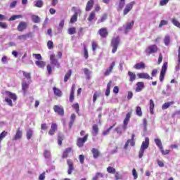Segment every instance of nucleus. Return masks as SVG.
<instances>
[{"instance_id":"864d4df0","label":"nucleus","mask_w":180,"mask_h":180,"mask_svg":"<svg viewBox=\"0 0 180 180\" xmlns=\"http://www.w3.org/2000/svg\"><path fill=\"white\" fill-rule=\"evenodd\" d=\"M42 6H44V1L41 0H37L35 4V7L41 8Z\"/></svg>"},{"instance_id":"6e6552de","label":"nucleus","mask_w":180,"mask_h":180,"mask_svg":"<svg viewBox=\"0 0 180 180\" xmlns=\"http://www.w3.org/2000/svg\"><path fill=\"white\" fill-rule=\"evenodd\" d=\"M49 60H51V64L54 67H56L57 69L60 68V63L58 60L56 58L55 54H51L49 56Z\"/></svg>"},{"instance_id":"473e14b6","label":"nucleus","mask_w":180,"mask_h":180,"mask_svg":"<svg viewBox=\"0 0 180 180\" xmlns=\"http://www.w3.org/2000/svg\"><path fill=\"white\" fill-rule=\"evenodd\" d=\"M174 104H175V102H174V101H170V102L165 103L162 105V110H166L168 108H169L171 105H174Z\"/></svg>"},{"instance_id":"f257e3e1","label":"nucleus","mask_w":180,"mask_h":180,"mask_svg":"<svg viewBox=\"0 0 180 180\" xmlns=\"http://www.w3.org/2000/svg\"><path fill=\"white\" fill-rule=\"evenodd\" d=\"M149 147V139L146 138L145 141L142 142L141 149L139 152V158H142L143 156L144 151L148 149Z\"/></svg>"},{"instance_id":"423d86ee","label":"nucleus","mask_w":180,"mask_h":180,"mask_svg":"<svg viewBox=\"0 0 180 180\" xmlns=\"http://www.w3.org/2000/svg\"><path fill=\"white\" fill-rule=\"evenodd\" d=\"M135 1H131L130 3H127L125 6V8L123 11V15L125 16L127 14H128L133 8V7L135 5Z\"/></svg>"},{"instance_id":"f3484780","label":"nucleus","mask_w":180,"mask_h":180,"mask_svg":"<svg viewBox=\"0 0 180 180\" xmlns=\"http://www.w3.org/2000/svg\"><path fill=\"white\" fill-rule=\"evenodd\" d=\"M58 126L56 123H51V129L49 131V136H53L54 134H56V131H57Z\"/></svg>"},{"instance_id":"72a5a7b5","label":"nucleus","mask_w":180,"mask_h":180,"mask_svg":"<svg viewBox=\"0 0 180 180\" xmlns=\"http://www.w3.org/2000/svg\"><path fill=\"white\" fill-rule=\"evenodd\" d=\"M70 122H69V128L72 129V126L74 124L75 120H76V115L75 114H72L70 117Z\"/></svg>"},{"instance_id":"4d7b16f0","label":"nucleus","mask_w":180,"mask_h":180,"mask_svg":"<svg viewBox=\"0 0 180 180\" xmlns=\"http://www.w3.org/2000/svg\"><path fill=\"white\" fill-rule=\"evenodd\" d=\"M160 151H161V153H162V154L163 155H167L169 154V152H170V150H167V149H166L165 150H164V148H160Z\"/></svg>"},{"instance_id":"ddd939ff","label":"nucleus","mask_w":180,"mask_h":180,"mask_svg":"<svg viewBox=\"0 0 180 180\" xmlns=\"http://www.w3.org/2000/svg\"><path fill=\"white\" fill-rule=\"evenodd\" d=\"M27 23L26 22H20L18 25H17V31L23 32L25 30H27Z\"/></svg>"},{"instance_id":"aec40b11","label":"nucleus","mask_w":180,"mask_h":180,"mask_svg":"<svg viewBox=\"0 0 180 180\" xmlns=\"http://www.w3.org/2000/svg\"><path fill=\"white\" fill-rule=\"evenodd\" d=\"M94 0H89V1H87L86 5V8H85L86 12L91 11L92 8L94 7Z\"/></svg>"},{"instance_id":"412c9836","label":"nucleus","mask_w":180,"mask_h":180,"mask_svg":"<svg viewBox=\"0 0 180 180\" xmlns=\"http://www.w3.org/2000/svg\"><path fill=\"white\" fill-rule=\"evenodd\" d=\"M130 117H131V112H128L124 120V129H127V124H129Z\"/></svg>"},{"instance_id":"2eb2a0df","label":"nucleus","mask_w":180,"mask_h":180,"mask_svg":"<svg viewBox=\"0 0 180 180\" xmlns=\"http://www.w3.org/2000/svg\"><path fill=\"white\" fill-rule=\"evenodd\" d=\"M91 154L93 155V158H94L95 160L98 159L101 156L100 150L94 148L91 149Z\"/></svg>"},{"instance_id":"de8ad7c7","label":"nucleus","mask_w":180,"mask_h":180,"mask_svg":"<svg viewBox=\"0 0 180 180\" xmlns=\"http://www.w3.org/2000/svg\"><path fill=\"white\" fill-rule=\"evenodd\" d=\"M22 18H23V16H22V15H13V16H11L9 18V21L15 20L16 19H20Z\"/></svg>"},{"instance_id":"e433bc0d","label":"nucleus","mask_w":180,"mask_h":180,"mask_svg":"<svg viewBox=\"0 0 180 180\" xmlns=\"http://www.w3.org/2000/svg\"><path fill=\"white\" fill-rule=\"evenodd\" d=\"M108 13L103 14V16H101V19L98 20V24L104 22L106 20H108Z\"/></svg>"},{"instance_id":"a211bd4d","label":"nucleus","mask_w":180,"mask_h":180,"mask_svg":"<svg viewBox=\"0 0 180 180\" xmlns=\"http://www.w3.org/2000/svg\"><path fill=\"white\" fill-rule=\"evenodd\" d=\"M73 153V149L72 148H66L65 151H63V155H62V158L65 159L68 158V155L70 153Z\"/></svg>"},{"instance_id":"3c124183","label":"nucleus","mask_w":180,"mask_h":180,"mask_svg":"<svg viewBox=\"0 0 180 180\" xmlns=\"http://www.w3.org/2000/svg\"><path fill=\"white\" fill-rule=\"evenodd\" d=\"M163 42L165 43V46L169 45L170 43V37L168 35H166L165 37V39H163Z\"/></svg>"},{"instance_id":"f03ea898","label":"nucleus","mask_w":180,"mask_h":180,"mask_svg":"<svg viewBox=\"0 0 180 180\" xmlns=\"http://www.w3.org/2000/svg\"><path fill=\"white\" fill-rule=\"evenodd\" d=\"M89 137V134H86L85 136H83V138L78 137L77 139V146L78 148H82L84 146V143L87 142Z\"/></svg>"},{"instance_id":"09e8293b","label":"nucleus","mask_w":180,"mask_h":180,"mask_svg":"<svg viewBox=\"0 0 180 180\" xmlns=\"http://www.w3.org/2000/svg\"><path fill=\"white\" fill-rule=\"evenodd\" d=\"M136 115L141 117L143 116V112L141 111V108L140 106H136Z\"/></svg>"},{"instance_id":"37998d69","label":"nucleus","mask_w":180,"mask_h":180,"mask_svg":"<svg viewBox=\"0 0 180 180\" xmlns=\"http://www.w3.org/2000/svg\"><path fill=\"white\" fill-rule=\"evenodd\" d=\"M133 25H134V21H131L130 22L127 23V25H125V31L131 30Z\"/></svg>"},{"instance_id":"bb28decb","label":"nucleus","mask_w":180,"mask_h":180,"mask_svg":"<svg viewBox=\"0 0 180 180\" xmlns=\"http://www.w3.org/2000/svg\"><path fill=\"white\" fill-rule=\"evenodd\" d=\"M35 64L39 68L44 69V67L46 65V63L44 60H36Z\"/></svg>"},{"instance_id":"603ef678","label":"nucleus","mask_w":180,"mask_h":180,"mask_svg":"<svg viewBox=\"0 0 180 180\" xmlns=\"http://www.w3.org/2000/svg\"><path fill=\"white\" fill-rule=\"evenodd\" d=\"M101 92L96 91L94 94H93V103H96L97 101V97L100 96Z\"/></svg>"},{"instance_id":"c9c22d12","label":"nucleus","mask_w":180,"mask_h":180,"mask_svg":"<svg viewBox=\"0 0 180 180\" xmlns=\"http://www.w3.org/2000/svg\"><path fill=\"white\" fill-rule=\"evenodd\" d=\"M154 143H155L157 147H158L159 149L163 148V145L162 144V141H161L160 139H154Z\"/></svg>"},{"instance_id":"774afa93","label":"nucleus","mask_w":180,"mask_h":180,"mask_svg":"<svg viewBox=\"0 0 180 180\" xmlns=\"http://www.w3.org/2000/svg\"><path fill=\"white\" fill-rule=\"evenodd\" d=\"M168 24V22L166 20H162L160 24H159V27L161 28L164 25H167Z\"/></svg>"},{"instance_id":"69168bd1","label":"nucleus","mask_w":180,"mask_h":180,"mask_svg":"<svg viewBox=\"0 0 180 180\" xmlns=\"http://www.w3.org/2000/svg\"><path fill=\"white\" fill-rule=\"evenodd\" d=\"M8 134V132H6V131H2L1 134H0V139H4V138H6V136H7Z\"/></svg>"},{"instance_id":"4c0bfd02","label":"nucleus","mask_w":180,"mask_h":180,"mask_svg":"<svg viewBox=\"0 0 180 180\" xmlns=\"http://www.w3.org/2000/svg\"><path fill=\"white\" fill-rule=\"evenodd\" d=\"M96 16V14H95L94 11L90 12L89 15V18H87V20L89 22H91L92 20H94L95 19Z\"/></svg>"},{"instance_id":"338daca9","label":"nucleus","mask_w":180,"mask_h":180,"mask_svg":"<svg viewBox=\"0 0 180 180\" xmlns=\"http://www.w3.org/2000/svg\"><path fill=\"white\" fill-rule=\"evenodd\" d=\"M33 56H35L36 60H42V56L41 54H36V53H33L32 54Z\"/></svg>"},{"instance_id":"4be33fe9","label":"nucleus","mask_w":180,"mask_h":180,"mask_svg":"<svg viewBox=\"0 0 180 180\" xmlns=\"http://www.w3.org/2000/svg\"><path fill=\"white\" fill-rule=\"evenodd\" d=\"M52 90L53 91V94H54L55 96H57L59 98L63 96V92L58 88L53 87V88H52Z\"/></svg>"},{"instance_id":"5fc2aeb1","label":"nucleus","mask_w":180,"mask_h":180,"mask_svg":"<svg viewBox=\"0 0 180 180\" xmlns=\"http://www.w3.org/2000/svg\"><path fill=\"white\" fill-rule=\"evenodd\" d=\"M107 172L109 174H116L117 173V172H115V169L114 167H107Z\"/></svg>"},{"instance_id":"39448f33","label":"nucleus","mask_w":180,"mask_h":180,"mask_svg":"<svg viewBox=\"0 0 180 180\" xmlns=\"http://www.w3.org/2000/svg\"><path fill=\"white\" fill-rule=\"evenodd\" d=\"M158 51V46L155 44L150 45L146 48V50H145V52L150 56V54H154L157 53Z\"/></svg>"},{"instance_id":"a18cd8bd","label":"nucleus","mask_w":180,"mask_h":180,"mask_svg":"<svg viewBox=\"0 0 180 180\" xmlns=\"http://www.w3.org/2000/svg\"><path fill=\"white\" fill-rule=\"evenodd\" d=\"M172 23H173L175 27L180 29V22L176 20V18H172Z\"/></svg>"},{"instance_id":"f704fd0d","label":"nucleus","mask_w":180,"mask_h":180,"mask_svg":"<svg viewBox=\"0 0 180 180\" xmlns=\"http://www.w3.org/2000/svg\"><path fill=\"white\" fill-rule=\"evenodd\" d=\"M124 6H125V0L119 1L117 11H122Z\"/></svg>"},{"instance_id":"ea45409f","label":"nucleus","mask_w":180,"mask_h":180,"mask_svg":"<svg viewBox=\"0 0 180 180\" xmlns=\"http://www.w3.org/2000/svg\"><path fill=\"white\" fill-rule=\"evenodd\" d=\"M77 16H78L77 12H75L74 13V15H72V17L70 18V23L71 24H73V23L76 22L77 21Z\"/></svg>"},{"instance_id":"f8f14e48","label":"nucleus","mask_w":180,"mask_h":180,"mask_svg":"<svg viewBox=\"0 0 180 180\" xmlns=\"http://www.w3.org/2000/svg\"><path fill=\"white\" fill-rule=\"evenodd\" d=\"M23 136V131H22L20 127H18L17 129L15 135H14L13 140L16 141V140H20L22 137Z\"/></svg>"},{"instance_id":"680f3d73","label":"nucleus","mask_w":180,"mask_h":180,"mask_svg":"<svg viewBox=\"0 0 180 180\" xmlns=\"http://www.w3.org/2000/svg\"><path fill=\"white\" fill-rule=\"evenodd\" d=\"M0 27L4 29V30H6L7 28H8V25H7L6 22H1L0 23Z\"/></svg>"},{"instance_id":"79ce46f5","label":"nucleus","mask_w":180,"mask_h":180,"mask_svg":"<svg viewBox=\"0 0 180 180\" xmlns=\"http://www.w3.org/2000/svg\"><path fill=\"white\" fill-rule=\"evenodd\" d=\"M31 18L32 19V22L34 23L41 22V18L38 15H33L32 17H31Z\"/></svg>"},{"instance_id":"49530a36","label":"nucleus","mask_w":180,"mask_h":180,"mask_svg":"<svg viewBox=\"0 0 180 180\" xmlns=\"http://www.w3.org/2000/svg\"><path fill=\"white\" fill-rule=\"evenodd\" d=\"M22 76L25 77V78H27V80H30L32 79V76L30 72L22 71Z\"/></svg>"},{"instance_id":"2f4dec72","label":"nucleus","mask_w":180,"mask_h":180,"mask_svg":"<svg viewBox=\"0 0 180 180\" xmlns=\"http://www.w3.org/2000/svg\"><path fill=\"white\" fill-rule=\"evenodd\" d=\"M57 140H58V145L62 146L63 140H64V135L60 133L58 134Z\"/></svg>"},{"instance_id":"9b49d317","label":"nucleus","mask_w":180,"mask_h":180,"mask_svg":"<svg viewBox=\"0 0 180 180\" xmlns=\"http://www.w3.org/2000/svg\"><path fill=\"white\" fill-rule=\"evenodd\" d=\"M134 138H135V134H132V136H131V139H128L127 141V143H125V144L124 146V149H127L129 143L131 147H134V146H135Z\"/></svg>"},{"instance_id":"c03bdc74","label":"nucleus","mask_w":180,"mask_h":180,"mask_svg":"<svg viewBox=\"0 0 180 180\" xmlns=\"http://www.w3.org/2000/svg\"><path fill=\"white\" fill-rule=\"evenodd\" d=\"M29 89V84L24 82L22 83V91L26 93L27 90Z\"/></svg>"},{"instance_id":"0eeeda50","label":"nucleus","mask_w":180,"mask_h":180,"mask_svg":"<svg viewBox=\"0 0 180 180\" xmlns=\"http://www.w3.org/2000/svg\"><path fill=\"white\" fill-rule=\"evenodd\" d=\"M53 110H54L55 113H57V115L59 116L63 117L65 115V110L62 105H54Z\"/></svg>"},{"instance_id":"58836bf2","label":"nucleus","mask_w":180,"mask_h":180,"mask_svg":"<svg viewBox=\"0 0 180 180\" xmlns=\"http://www.w3.org/2000/svg\"><path fill=\"white\" fill-rule=\"evenodd\" d=\"M117 124V123L113 124L111 127H110L108 129H107L105 131H103V136H107L110 133V131L112 128L115 127V126Z\"/></svg>"},{"instance_id":"052dcab7","label":"nucleus","mask_w":180,"mask_h":180,"mask_svg":"<svg viewBox=\"0 0 180 180\" xmlns=\"http://www.w3.org/2000/svg\"><path fill=\"white\" fill-rule=\"evenodd\" d=\"M44 155V158H50V157H51L50 150H45Z\"/></svg>"},{"instance_id":"bf43d9fd","label":"nucleus","mask_w":180,"mask_h":180,"mask_svg":"<svg viewBox=\"0 0 180 180\" xmlns=\"http://www.w3.org/2000/svg\"><path fill=\"white\" fill-rule=\"evenodd\" d=\"M47 47H48V49H53V41H48V42H47Z\"/></svg>"},{"instance_id":"a878e982","label":"nucleus","mask_w":180,"mask_h":180,"mask_svg":"<svg viewBox=\"0 0 180 180\" xmlns=\"http://www.w3.org/2000/svg\"><path fill=\"white\" fill-rule=\"evenodd\" d=\"M99 132V127H98L97 124H93L92 125V136H96L98 135V133Z\"/></svg>"},{"instance_id":"a19ab883","label":"nucleus","mask_w":180,"mask_h":180,"mask_svg":"<svg viewBox=\"0 0 180 180\" xmlns=\"http://www.w3.org/2000/svg\"><path fill=\"white\" fill-rule=\"evenodd\" d=\"M150 112L151 115H153V110L155 109V103L153 102V99L150 100Z\"/></svg>"},{"instance_id":"4468645a","label":"nucleus","mask_w":180,"mask_h":180,"mask_svg":"<svg viewBox=\"0 0 180 180\" xmlns=\"http://www.w3.org/2000/svg\"><path fill=\"white\" fill-rule=\"evenodd\" d=\"M115 66V62L113 61V62H112L111 65H110L109 68H107L105 72H104L103 75L105 77L110 75Z\"/></svg>"},{"instance_id":"5701e85b","label":"nucleus","mask_w":180,"mask_h":180,"mask_svg":"<svg viewBox=\"0 0 180 180\" xmlns=\"http://www.w3.org/2000/svg\"><path fill=\"white\" fill-rule=\"evenodd\" d=\"M76 89V85L73 84L71 88V92H70V96L69 98V101L70 103H73L74 99H75V89Z\"/></svg>"},{"instance_id":"e2e57ef3","label":"nucleus","mask_w":180,"mask_h":180,"mask_svg":"<svg viewBox=\"0 0 180 180\" xmlns=\"http://www.w3.org/2000/svg\"><path fill=\"white\" fill-rule=\"evenodd\" d=\"M79 160V162L82 165L84 164V160H85V158H84V155H79V156L78 157Z\"/></svg>"},{"instance_id":"393cba45","label":"nucleus","mask_w":180,"mask_h":180,"mask_svg":"<svg viewBox=\"0 0 180 180\" xmlns=\"http://www.w3.org/2000/svg\"><path fill=\"white\" fill-rule=\"evenodd\" d=\"M144 89V83L143 82H139L136 83V92H140Z\"/></svg>"},{"instance_id":"b1692460","label":"nucleus","mask_w":180,"mask_h":180,"mask_svg":"<svg viewBox=\"0 0 180 180\" xmlns=\"http://www.w3.org/2000/svg\"><path fill=\"white\" fill-rule=\"evenodd\" d=\"M5 94H6L8 97H9L11 100L14 101H15L18 99V96H16V94L14 93L6 91H5Z\"/></svg>"},{"instance_id":"20e7f679","label":"nucleus","mask_w":180,"mask_h":180,"mask_svg":"<svg viewBox=\"0 0 180 180\" xmlns=\"http://www.w3.org/2000/svg\"><path fill=\"white\" fill-rule=\"evenodd\" d=\"M167 65H168L167 62H165L162 64L161 72L160 73V77H159L160 82H163L164 81L165 73L167 72Z\"/></svg>"},{"instance_id":"7ed1b4c3","label":"nucleus","mask_w":180,"mask_h":180,"mask_svg":"<svg viewBox=\"0 0 180 180\" xmlns=\"http://www.w3.org/2000/svg\"><path fill=\"white\" fill-rule=\"evenodd\" d=\"M118 45H120V37H116L113 38L111 41V46L112 47V53L114 54L117 52Z\"/></svg>"},{"instance_id":"6ab92c4d","label":"nucleus","mask_w":180,"mask_h":180,"mask_svg":"<svg viewBox=\"0 0 180 180\" xmlns=\"http://www.w3.org/2000/svg\"><path fill=\"white\" fill-rule=\"evenodd\" d=\"M33 37L32 32H28L27 34H22L17 37L18 40H27V38H32Z\"/></svg>"},{"instance_id":"c756f323","label":"nucleus","mask_w":180,"mask_h":180,"mask_svg":"<svg viewBox=\"0 0 180 180\" xmlns=\"http://www.w3.org/2000/svg\"><path fill=\"white\" fill-rule=\"evenodd\" d=\"M72 75V70H69L68 72L65 75V78L63 79V82H68V81L70 79L71 75Z\"/></svg>"},{"instance_id":"1a4fd4ad","label":"nucleus","mask_w":180,"mask_h":180,"mask_svg":"<svg viewBox=\"0 0 180 180\" xmlns=\"http://www.w3.org/2000/svg\"><path fill=\"white\" fill-rule=\"evenodd\" d=\"M98 34L101 36V39H106L108 36V30L106 27H101L98 30Z\"/></svg>"},{"instance_id":"9d476101","label":"nucleus","mask_w":180,"mask_h":180,"mask_svg":"<svg viewBox=\"0 0 180 180\" xmlns=\"http://www.w3.org/2000/svg\"><path fill=\"white\" fill-rule=\"evenodd\" d=\"M66 163L68 166V175H71V174H72V172L75 170L73 161L70 159H68V160H66Z\"/></svg>"},{"instance_id":"dca6fc26","label":"nucleus","mask_w":180,"mask_h":180,"mask_svg":"<svg viewBox=\"0 0 180 180\" xmlns=\"http://www.w3.org/2000/svg\"><path fill=\"white\" fill-rule=\"evenodd\" d=\"M139 79H148V80H153V77H150V75H148V73H146V72H141V73H139L137 75Z\"/></svg>"},{"instance_id":"7c9ffc66","label":"nucleus","mask_w":180,"mask_h":180,"mask_svg":"<svg viewBox=\"0 0 180 180\" xmlns=\"http://www.w3.org/2000/svg\"><path fill=\"white\" fill-rule=\"evenodd\" d=\"M33 134H34L33 130L32 129H28L27 130V134H26L27 139V140L32 139L33 137Z\"/></svg>"},{"instance_id":"13d9d810","label":"nucleus","mask_w":180,"mask_h":180,"mask_svg":"<svg viewBox=\"0 0 180 180\" xmlns=\"http://www.w3.org/2000/svg\"><path fill=\"white\" fill-rule=\"evenodd\" d=\"M91 47H92V51L95 52L98 49V44L95 41H92Z\"/></svg>"},{"instance_id":"cd10ccee","label":"nucleus","mask_w":180,"mask_h":180,"mask_svg":"<svg viewBox=\"0 0 180 180\" xmlns=\"http://www.w3.org/2000/svg\"><path fill=\"white\" fill-rule=\"evenodd\" d=\"M127 75H128V77H129L130 82H133L136 81V75L134 72L128 71Z\"/></svg>"},{"instance_id":"0e129e2a","label":"nucleus","mask_w":180,"mask_h":180,"mask_svg":"<svg viewBox=\"0 0 180 180\" xmlns=\"http://www.w3.org/2000/svg\"><path fill=\"white\" fill-rule=\"evenodd\" d=\"M115 174V180H122V176L121 174H120V173L116 172Z\"/></svg>"},{"instance_id":"6e6d98bb","label":"nucleus","mask_w":180,"mask_h":180,"mask_svg":"<svg viewBox=\"0 0 180 180\" xmlns=\"http://www.w3.org/2000/svg\"><path fill=\"white\" fill-rule=\"evenodd\" d=\"M73 108L75 110V112L79 113V103H76L73 105H72Z\"/></svg>"},{"instance_id":"8fccbe9b","label":"nucleus","mask_w":180,"mask_h":180,"mask_svg":"<svg viewBox=\"0 0 180 180\" xmlns=\"http://www.w3.org/2000/svg\"><path fill=\"white\" fill-rule=\"evenodd\" d=\"M68 34L70 35H73L74 34H76V27H69L68 30Z\"/></svg>"},{"instance_id":"c85d7f7f","label":"nucleus","mask_w":180,"mask_h":180,"mask_svg":"<svg viewBox=\"0 0 180 180\" xmlns=\"http://www.w3.org/2000/svg\"><path fill=\"white\" fill-rule=\"evenodd\" d=\"M134 68L136 70H144L146 69V64L143 63H136L135 65H134Z\"/></svg>"}]
</instances>
